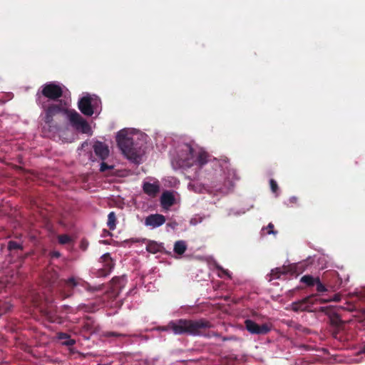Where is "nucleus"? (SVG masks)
<instances>
[{"instance_id": "obj_7", "label": "nucleus", "mask_w": 365, "mask_h": 365, "mask_svg": "<svg viewBox=\"0 0 365 365\" xmlns=\"http://www.w3.org/2000/svg\"><path fill=\"white\" fill-rule=\"evenodd\" d=\"M40 107L44 110L43 121L49 126L53 122V117L63 110L61 103H46V106Z\"/></svg>"}, {"instance_id": "obj_11", "label": "nucleus", "mask_w": 365, "mask_h": 365, "mask_svg": "<svg viewBox=\"0 0 365 365\" xmlns=\"http://www.w3.org/2000/svg\"><path fill=\"white\" fill-rule=\"evenodd\" d=\"M165 220V217L163 215L151 214L145 218L144 225L153 230L163 225Z\"/></svg>"}, {"instance_id": "obj_9", "label": "nucleus", "mask_w": 365, "mask_h": 365, "mask_svg": "<svg viewBox=\"0 0 365 365\" xmlns=\"http://www.w3.org/2000/svg\"><path fill=\"white\" fill-rule=\"evenodd\" d=\"M245 323L247 331L252 334H265L270 331V327L267 324L259 325L251 319H247Z\"/></svg>"}, {"instance_id": "obj_21", "label": "nucleus", "mask_w": 365, "mask_h": 365, "mask_svg": "<svg viewBox=\"0 0 365 365\" xmlns=\"http://www.w3.org/2000/svg\"><path fill=\"white\" fill-rule=\"evenodd\" d=\"M269 185L272 192L274 193L276 195H278L279 187L277 182L274 180L271 179L269 180Z\"/></svg>"}, {"instance_id": "obj_8", "label": "nucleus", "mask_w": 365, "mask_h": 365, "mask_svg": "<svg viewBox=\"0 0 365 365\" xmlns=\"http://www.w3.org/2000/svg\"><path fill=\"white\" fill-rule=\"evenodd\" d=\"M142 188L146 195L154 197L160 192V182L155 178H150L148 180L143 181Z\"/></svg>"}, {"instance_id": "obj_30", "label": "nucleus", "mask_w": 365, "mask_h": 365, "mask_svg": "<svg viewBox=\"0 0 365 365\" xmlns=\"http://www.w3.org/2000/svg\"><path fill=\"white\" fill-rule=\"evenodd\" d=\"M53 257H58L60 256V253L58 252H53L52 253Z\"/></svg>"}, {"instance_id": "obj_23", "label": "nucleus", "mask_w": 365, "mask_h": 365, "mask_svg": "<svg viewBox=\"0 0 365 365\" xmlns=\"http://www.w3.org/2000/svg\"><path fill=\"white\" fill-rule=\"evenodd\" d=\"M102 258L105 261L108 262V265L109 266L110 269L113 267V263L111 257H110V255L108 253L104 254L102 256Z\"/></svg>"}, {"instance_id": "obj_29", "label": "nucleus", "mask_w": 365, "mask_h": 365, "mask_svg": "<svg viewBox=\"0 0 365 365\" xmlns=\"http://www.w3.org/2000/svg\"><path fill=\"white\" fill-rule=\"evenodd\" d=\"M197 162L199 163L198 166L199 167H202L207 161L200 160V161H197Z\"/></svg>"}, {"instance_id": "obj_27", "label": "nucleus", "mask_w": 365, "mask_h": 365, "mask_svg": "<svg viewBox=\"0 0 365 365\" xmlns=\"http://www.w3.org/2000/svg\"><path fill=\"white\" fill-rule=\"evenodd\" d=\"M177 225L178 224L176 222L170 223L167 225L168 227H170L172 229H175L177 227Z\"/></svg>"}, {"instance_id": "obj_20", "label": "nucleus", "mask_w": 365, "mask_h": 365, "mask_svg": "<svg viewBox=\"0 0 365 365\" xmlns=\"http://www.w3.org/2000/svg\"><path fill=\"white\" fill-rule=\"evenodd\" d=\"M217 269L220 272L218 273V276L220 277H222L223 276H227L228 278H231V274L228 270L224 269L222 267L218 266V265L217 266Z\"/></svg>"}, {"instance_id": "obj_17", "label": "nucleus", "mask_w": 365, "mask_h": 365, "mask_svg": "<svg viewBox=\"0 0 365 365\" xmlns=\"http://www.w3.org/2000/svg\"><path fill=\"white\" fill-rule=\"evenodd\" d=\"M58 338L61 340H64L62 344L67 346L73 345L75 344V341L71 339L70 336L65 333H59L58 334Z\"/></svg>"}, {"instance_id": "obj_24", "label": "nucleus", "mask_w": 365, "mask_h": 365, "mask_svg": "<svg viewBox=\"0 0 365 365\" xmlns=\"http://www.w3.org/2000/svg\"><path fill=\"white\" fill-rule=\"evenodd\" d=\"M114 165H108L105 161H102L100 165L101 171H106L107 170L113 169Z\"/></svg>"}, {"instance_id": "obj_12", "label": "nucleus", "mask_w": 365, "mask_h": 365, "mask_svg": "<svg viewBox=\"0 0 365 365\" xmlns=\"http://www.w3.org/2000/svg\"><path fill=\"white\" fill-rule=\"evenodd\" d=\"M93 150L101 160H106L109 155L110 151L108 145L101 141H96L94 143Z\"/></svg>"}, {"instance_id": "obj_15", "label": "nucleus", "mask_w": 365, "mask_h": 365, "mask_svg": "<svg viewBox=\"0 0 365 365\" xmlns=\"http://www.w3.org/2000/svg\"><path fill=\"white\" fill-rule=\"evenodd\" d=\"M160 245L156 242H149L146 245V250L153 254H155L160 250Z\"/></svg>"}, {"instance_id": "obj_32", "label": "nucleus", "mask_w": 365, "mask_h": 365, "mask_svg": "<svg viewBox=\"0 0 365 365\" xmlns=\"http://www.w3.org/2000/svg\"><path fill=\"white\" fill-rule=\"evenodd\" d=\"M322 286L320 284V285L319 286V287H318V290H322Z\"/></svg>"}, {"instance_id": "obj_14", "label": "nucleus", "mask_w": 365, "mask_h": 365, "mask_svg": "<svg viewBox=\"0 0 365 365\" xmlns=\"http://www.w3.org/2000/svg\"><path fill=\"white\" fill-rule=\"evenodd\" d=\"M187 250V245L185 241H177L174 245V252L178 255H182Z\"/></svg>"}, {"instance_id": "obj_33", "label": "nucleus", "mask_w": 365, "mask_h": 365, "mask_svg": "<svg viewBox=\"0 0 365 365\" xmlns=\"http://www.w3.org/2000/svg\"><path fill=\"white\" fill-rule=\"evenodd\" d=\"M322 286L320 284V285L319 286V287H318V290H322Z\"/></svg>"}, {"instance_id": "obj_10", "label": "nucleus", "mask_w": 365, "mask_h": 365, "mask_svg": "<svg viewBox=\"0 0 365 365\" xmlns=\"http://www.w3.org/2000/svg\"><path fill=\"white\" fill-rule=\"evenodd\" d=\"M178 194L174 191L166 190L160 197V204L164 210H169L178 200Z\"/></svg>"}, {"instance_id": "obj_2", "label": "nucleus", "mask_w": 365, "mask_h": 365, "mask_svg": "<svg viewBox=\"0 0 365 365\" xmlns=\"http://www.w3.org/2000/svg\"><path fill=\"white\" fill-rule=\"evenodd\" d=\"M169 327L175 334H189L192 335H199L201 330L208 327V322L198 320H184L180 319L177 322H172Z\"/></svg>"}, {"instance_id": "obj_4", "label": "nucleus", "mask_w": 365, "mask_h": 365, "mask_svg": "<svg viewBox=\"0 0 365 365\" xmlns=\"http://www.w3.org/2000/svg\"><path fill=\"white\" fill-rule=\"evenodd\" d=\"M180 151L184 154L180 157L179 160H207L210 158L209 153L197 144L192 142L190 143H183L180 146Z\"/></svg>"}, {"instance_id": "obj_13", "label": "nucleus", "mask_w": 365, "mask_h": 365, "mask_svg": "<svg viewBox=\"0 0 365 365\" xmlns=\"http://www.w3.org/2000/svg\"><path fill=\"white\" fill-rule=\"evenodd\" d=\"M286 273L287 270L285 267H278L272 269L269 280L272 281L273 279H279L282 275L285 274Z\"/></svg>"}, {"instance_id": "obj_6", "label": "nucleus", "mask_w": 365, "mask_h": 365, "mask_svg": "<svg viewBox=\"0 0 365 365\" xmlns=\"http://www.w3.org/2000/svg\"><path fill=\"white\" fill-rule=\"evenodd\" d=\"M99 100L89 95L82 97L78 103V108L85 115L91 116L94 113Z\"/></svg>"}, {"instance_id": "obj_19", "label": "nucleus", "mask_w": 365, "mask_h": 365, "mask_svg": "<svg viewBox=\"0 0 365 365\" xmlns=\"http://www.w3.org/2000/svg\"><path fill=\"white\" fill-rule=\"evenodd\" d=\"M81 283L80 279L75 277H71L66 281V284L71 287H76Z\"/></svg>"}, {"instance_id": "obj_16", "label": "nucleus", "mask_w": 365, "mask_h": 365, "mask_svg": "<svg viewBox=\"0 0 365 365\" xmlns=\"http://www.w3.org/2000/svg\"><path fill=\"white\" fill-rule=\"evenodd\" d=\"M107 226L110 230H114L116 227V217L114 212H110L108 215Z\"/></svg>"}, {"instance_id": "obj_1", "label": "nucleus", "mask_w": 365, "mask_h": 365, "mask_svg": "<svg viewBox=\"0 0 365 365\" xmlns=\"http://www.w3.org/2000/svg\"><path fill=\"white\" fill-rule=\"evenodd\" d=\"M147 138L145 134H130L125 130H121L117 133L115 140L127 160H140L150 151Z\"/></svg>"}, {"instance_id": "obj_3", "label": "nucleus", "mask_w": 365, "mask_h": 365, "mask_svg": "<svg viewBox=\"0 0 365 365\" xmlns=\"http://www.w3.org/2000/svg\"><path fill=\"white\" fill-rule=\"evenodd\" d=\"M63 94L61 86L54 82L46 83L36 95V102L39 106H46L49 101H58Z\"/></svg>"}, {"instance_id": "obj_22", "label": "nucleus", "mask_w": 365, "mask_h": 365, "mask_svg": "<svg viewBox=\"0 0 365 365\" xmlns=\"http://www.w3.org/2000/svg\"><path fill=\"white\" fill-rule=\"evenodd\" d=\"M71 241V237L67 235H62L58 237V242L62 244H67Z\"/></svg>"}, {"instance_id": "obj_28", "label": "nucleus", "mask_w": 365, "mask_h": 365, "mask_svg": "<svg viewBox=\"0 0 365 365\" xmlns=\"http://www.w3.org/2000/svg\"><path fill=\"white\" fill-rule=\"evenodd\" d=\"M299 304L298 303H293V304H292V309H293L294 310H295V311L298 310V309H299V307H299Z\"/></svg>"}, {"instance_id": "obj_18", "label": "nucleus", "mask_w": 365, "mask_h": 365, "mask_svg": "<svg viewBox=\"0 0 365 365\" xmlns=\"http://www.w3.org/2000/svg\"><path fill=\"white\" fill-rule=\"evenodd\" d=\"M314 279L310 275H304L301 278V282L309 285L313 286L314 284Z\"/></svg>"}, {"instance_id": "obj_25", "label": "nucleus", "mask_w": 365, "mask_h": 365, "mask_svg": "<svg viewBox=\"0 0 365 365\" xmlns=\"http://www.w3.org/2000/svg\"><path fill=\"white\" fill-rule=\"evenodd\" d=\"M20 247V245L16 242H9V248L10 250H12V249H16V248H19Z\"/></svg>"}, {"instance_id": "obj_31", "label": "nucleus", "mask_w": 365, "mask_h": 365, "mask_svg": "<svg viewBox=\"0 0 365 365\" xmlns=\"http://www.w3.org/2000/svg\"><path fill=\"white\" fill-rule=\"evenodd\" d=\"M290 202H294L297 201V198L295 197H292L289 199Z\"/></svg>"}, {"instance_id": "obj_26", "label": "nucleus", "mask_w": 365, "mask_h": 365, "mask_svg": "<svg viewBox=\"0 0 365 365\" xmlns=\"http://www.w3.org/2000/svg\"><path fill=\"white\" fill-rule=\"evenodd\" d=\"M274 229V225L272 223H269L267 227H266V230H267V233L270 235V234H274V232L273 230Z\"/></svg>"}, {"instance_id": "obj_5", "label": "nucleus", "mask_w": 365, "mask_h": 365, "mask_svg": "<svg viewBox=\"0 0 365 365\" xmlns=\"http://www.w3.org/2000/svg\"><path fill=\"white\" fill-rule=\"evenodd\" d=\"M71 125L83 133L88 134L91 132V126L88 122L75 110H65Z\"/></svg>"}]
</instances>
